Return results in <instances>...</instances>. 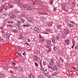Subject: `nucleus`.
Returning a JSON list of instances; mask_svg holds the SVG:
<instances>
[{
  "instance_id": "39",
  "label": "nucleus",
  "mask_w": 78,
  "mask_h": 78,
  "mask_svg": "<svg viewBox=\"0 0 78 78\" xmlns=\"http://www.w3.org/2000/svg\"><path fill=\"white\" fill-rule=\"evenodd\" d=\"M3 40V38H2L1 37H0V42H1V41H2Z\"/></svg>"
},
{
  "instance_id": "28",
  "label": "nucleus",
  "mask_w": 78,
  "mask_h": 78,
  "mask_svg": "<svg viewBox=\"0 0 78 78\" xmlns=\"http://www.w3.org/2000/svg\"><path fill=\"white\" fill-rule=\"evenodd\" d=\"M21 20L22 22H23V23H24V22H25V19L21 18Z\"/></svg>"
},
{
  "instance_id": "40",
  "label": "nucleus",
  "mask_w": 78,
  "mask_h": 78,
  "mask_svg": "<svg viewBox=\"0 0 78 78\" xmlns=\"http://www.w3.org/2000/svg\"><path fill=\"white\" fill-rule=\"evenodd\" d=\"M46 53H48L50 51V50L49 49H46Z\"/></svg>"
},
{
  "instance_id": "60",
  "label": "nucleus",
  "mask_w": 78,
  "mask_h": 78,
  "mask_svg": "<svg viewBox=\"0 0 78 78\" xmlns=\"http://www.w3.org/2000/svg\"><path fill=\"white\" fill-rule=\"evenodd\" d=\"M69 27H73V25L72 24H69Z\"/></svg>"
},
{
  "instance_id": "23",
  "label": "nucleus",
  "mask_w": 78,
  "mask_h": 78,
  "mask_svg": "<svg viewBox=\"0 0 78 78\" xmlns=\"http://www.w3.org/2000/svg\"><path fill=\"white\" fill-rule=\"evenodd\" d=\"M45 40L43 38H41L39 39L40 42H43Z\"/></svg>"
},
{
  "instance_id": "45",
  "label": "nucleus",
  "mask_w": 78,
  "mask_h": 78,
  "mask_svg": "<svg viewBox=\"0 0 78 78\" xmlns=\"http://www.w3.org/2000/svg\"><path fill=\"white\" fill-rule=\"evenodd\" d=\"M34 64L35 66H36L37 67V66H38V64H37V63L35 62Z\"/></svg>"
},
{
  "instance_id": "3",
  "label": "nucleus",
  "mask_w": 78,
  "mask_h": 78,
  "mask_svg": "<svg viewBox=\"0 0 78 78\" xmlns=\"http://www.w3.org/2000/svg\"><path fill=\"white\" fill-rule=\"evenodd\" d=\"M53 70H54V69L56 71H58V67L56 66V65H54L53 66Z\"/></svg>"
},
{
  "instance_id": "32",
  "label": "nucleus",
  "mask_w": 78,
  "mask_h": 78,
  "mask_svg": "<svg viewBox=\"0 0 78 78\" xmlns=\"http://www.w3.org/2000/svg\"><path fill=\"white\" fill-rule=\"evenodd\" d=\"M7 23H8L10 24V23H13V21H9L7 22Z\"/></svg>"
},
{
  "instance_id": "8",
  "label": "nucleus",
  "mask_w": 78,
  "mask_h": 78,
  "mask_svg": "<svg viewBox=\"0 0 78 78\" xmlns=\"http://www.w3.org/2000/svg\"><path fill=\"white\" fill-rule=\"evenodd\" d=\"M55 64H56V66H58V67H60V63H59V62L58 61L56 62Z\"/></svg>"
},
{
  "instance_id": "2",
  "label": "nucleus",
  "mask_w": 78,
  "mask_h": 78,
  "mask_svg": "<svg viewBox=\"0 0 78 78\" xmlns=\"http://www.w3.org/2000/svg\"><path fill=\"white\" fill-rule=\"evenodd\" d=\"M70 44V40L69 39L66 40L65 41V43H64V45H68Z\"/></svg>"
},
{
  "instance_id": "59",
  "label": "nucleus",
  "mask_w": 78,
  "mask_h": 78,
  "mask_svg": "<svg viewBox=\"0 0 78 78\" xmlns=\"http://www.w3.org/2000/svg\"><path fill=\"white\" fill-rule=\"evenodd\" d=\"M46 48H50V46H48V45L46 46Z\"/></svg>"
},
{
  "instance_id": "17",
  "label": "nucleus",
  "mask_w": 78,
  "mask_h": 78,
  "mask_svg": "<svg viewBox=\"0 0 78 78\" xmlns=\"http://www.w3.org/2000/svg\"><path fill=\"white\" fill-rule=\"evenodd\" d=\"M34 59L35 61H37L38 59V57L37 56H35L34 57Z\"/></svg>"
},
{
  "instance_id": "53",
  "label": "nucleus",
  "mask_w": 78,
  "mask_h": 78,
  "mask_svg": "<svg viewBox=\"0 0 78 78\" xmlns=\"http://www.w3.org/2000/svg\"><path fill=\"white\" fill-rule=\"evenodd\" d=\"M23 35V33H20V36H22Z\"/></svg>"
},
{
  "instance_id": "6",
  "label": "nucleus",
  "mask_w": 78,
  "mask_h": 78,
  "mask_svg": "<svg viewBox=\"0 0 78 78\" xmlns=\"http://www.w3.org/2000/svg\"><path fill=\"white\" fill-rule=\"evenodd\" d=\"M16 17V15H12L10 16L9 18L10 19H14Z\"/></svg>"
},
{
  "instance_id": "25",
  "label": "nucleus",
  "mask_w": 78,
  "mask_h": 78,
  "mask_svg": "<svg viewBox=\"0 0 78 78\" xmlns=\"http://www.w3.org/2000/svg\"><path fill=\"white\" fill-rule=\"evenodd\" d=\"M59 59H60V61H61V62H64V59H63L62 58H61V57H60Z\"/></svg>"
},
{
  "instance_id": "16",
  "label": "nucleus",
  "mask_w": 78,
  "mask_h": 78,
  "mask_svg": "<svg viewBox=\"0 0 78 78\" xmlns=\"http://www.w3.org/2000/svg\"><path fill=\"white\" fill-rule=\"evenodd\" d=\"M52 24H53V22H51L48 23V26L49 27H51V26H52Z\"/></svg>"
},
{
  "instance_id": "26",
  "label": "nucleus",
  "mask_w": 78,
  "mask_h": 78,
  "mask_svg": "<svg viewBox=\"0 0 78 78\" xmlns=\"http://www.w3.org/2000/svg\"><path fill=\"white\" fill-rule=\"evenodd\" d=\"M53 49L54 51H56V50H57V48L56 47H54L53 48Z\"/></svg>"
},
{
  "instance_id": "34",
  "label": "nucleus",
  "mask_w": 78,
  "mask_h": 78,
  "mask_svg": "<svg viewBox=\"0 0 78 78\" xmlns=\"http://www.w3.org/2000/svg\"><path fill=\"white\" fill-rule=\"evenodd\" d=\"M50 43H51L50 41L49 40L47 41L46 42V44H50Z\"/></svg>"
},
{
  "instance_id": "47",
  "label": "nucleus",
  "mask_w": 78,
  "mask_h": 78,
  "mask_svg": "<svg viewBox=\"0 0 78 78\" xmlns=\"http://www.w3.org/2000/svg\"><path fill=\"white\" fill-rule=\"evenodd\" d=\"M22 78H26V77L25 76V75H24L22 76Z\"/></svg>"
},
{
  "instance_id": "24",
  "label": "nucleus",
  "mask_w": 78,
  "mask_h": 78,
  "mask_svg": "<svg viewBox=\"0 0 78 78\" xmlns=\"http://www.w3.org/2000/svg\"><path fill=\"white\" fill-rule=\"evenodd\" d=\"M23 27H30V25H23Z\"/></svg>"
},
{
  "instance_id": "14",
  "label": "nucleus",
  "mask_w": 78,
  "mask_h": 78,
  "mask_svg": "<svg viewBox=\"0 0 78 78\" xmlns=\"http://www.w3.org/2000/svg\"><path fill=\"white\" fill-rule=\"evenodd\" d=\"M58 74V72H54V73H52V76H55L56 75V74Z\"/></svg>"
},
{
  "instance_id": "58",
  "label": "nucleus",
  "mask_w": 78,
  "mask_h": 78,
  "mask_svg": "<svg viewBox=\"0 0 78 78\" xmlns=\"http://www.w3.org/2000/svg\"><path fill=\"white\" fill-rule=\"evenodd\" d=\"M13 7H14V6L13 5H12L10 6L9 8H13Z\"/></svg>"
},
{
  "instance_id": "10",
  "label": "nucleus",
  "mask_w": 78,
  "mask_h": 78,
  "mask_svg": "<svg viewBox=\"0 0 78 78\" xmlns=\"http://www.w3.org/2000/svg\"><path fill=\"white\" fill-rule=\"evenodd\" d=\"M16 27H18V28H20V25L18 23H16L15 24Z\"/></svg>"
},
{
  "instance_id": "35",
  "label": "nucleus",
  "mask_w": 78,
  "mask_h": 78,
  "mask_svg": "<svg viewBox=\"0 0 78 78\" xmlns=\"http://www.w3.org/2000/svg\"><path fill=\"white\" fill-rule=\"evenodd\" d=\"M17 55H18V56H22L21 55V53L19 52H17Z\"/></svg>"
},
{
  "instance_id": "54",
  "label": "nucleus",
  "mask_w": 78,
  "mask_h": 78,
  "mask_svg": "<svg viewBox=\"0 0 78 78\" xmlns=\"http://www.w3.org/2000/svg\"><path fill=\"white\" fill-rule=\"evenodd\" d=\"M15 69H16V70H18V67L16 66L15 67Z\"/></svg>"
},
{
  "instance_id": "50",
  "label": "nucleus",
  "mask_w": 78,
  "mask_h": 78,
  "mask_svg": "<svg viewBox=\"0 0 78 78\" xmlns=\"http://www.w3.org/2000/svg\"><path fill=\"white\" fill-rule=\"evenodd\" d=\"M3 26H2V27H0V29L1 30H3Z\"/></svg>"
},
{
  "instance_id": "63",
  "label": "nucleus",
  "mask_w": 78,
  "mask_h": 78,
  "mask_svg": "<svg viewBox=\"0 0 78 78\" xmlns=\"http://www.w3.org/2000/svg\"><path fill=\"white\" fill-rule=\"evenodd\" d=\"M30 39H28V40H27V41H28V42H30Z\"/></svg>"
},
{
  "instance_id": "36",
  "label": "nucleus",
  "mask_w": 78,
  "mask_h": 78,
  "mask_svg": "<svg viewBox=\"0 0 78 78\" xmlns=\"http://www.w3.org/2000/svg\"><path fill=\"white\" fill-rule=\"evenodd\" d=\"M72 5L73 6H75V5H76V3H75V2H73L72 3Z\"/></svg>"
},
{
  "instance_id": "19",
  "label": "nucleus",
  "mask_w": 78,
  "mask_h": 78,
  "mask_svg": "<svg viewBox=\"0 0 78 78\" xmlns=\"http://www.w3.org/2000/svg\"><path fill=\"white\" fill-rule=\"evenodd\" d=\"M68 33H69V31L68 29H66L65 31V34H67Z\"/></svg>"
},
{
  "instance_id": "51",
  "label": "nucleus",
  "mask_w": 78,
  "mask_h": 78,
  "mask_svg": "<svg viewBox=\"0 0 78 78\" xmlns=\"http://www.w3.org/2000/svg\"><path fill=\"white\" fill-rule=\"evenodd\" d=\"M3 69H4V70H6V69H7V68L5 66L4 67Z\"/></svg>"
},
{
  "instance_id": "21",
  "label": "nucleus",
  "mask_w": 78,
  "mask_h": 78,
  "mask_svg": "<svg viewBox=\"0 0 78 78\" xmlns=\"http://www.w3.org/2000/svg\"><path fill=\"white\" fill-rule=\"evenodd\" d=\"M62 9H63V10H64V11H66V12H67V10L66 9V8H64V7H62Z\"/></svg>"
},
{
  "instance_id": "30",
  "label": "nucleus",
  "mask_w": 78,
  "mask_h": 78,
  "mask_svg": "<svg viewBox=\"0 0 78 78\" xmlns=\"http://www.w3.org/2000/svg\"><path fill=\"white\" fill-rule=\"evenodd\" d=\"M43 66H46L47 65V64L46 63V62H43Z\"/></svg>"
},
{
  "instance_id": "27",
  "label": "nucleus",
  "mask_w": 78,
  "mask_h": 78,
  "mask_svg": "<svg viewBox=\"0 0 78 78\" xmlns=\"http://www.w3.org/2000/svg\"><path fill=\"white\" fill-rule=\"evenodd\" d=\"M23 14H22L21 16V17H25V12H23Z\"/></svg>"
},
{
  "instance_id": "1",
  "label": "nucleus",
  "mask_w": 78,
  "mask_h": 78,
  "mask_svg": "<svg viewBox=\"0 0 78 78\" xmlns=\"http://www.w3.org/2000/svg\"><path fill=\"white\" fill-rule=\"evenodd\" d=\"M54 64V61H53V59L51 58L50 59V62L49 61V66H52Z\"/></svg>"
},
{
  "instance_id": "31",
  "label": "nucleus",
  "mask_w": 78,
  "mask_h": 78,
  "mask_svg": "<svg viewBox=\"0 0 78 78\" xmlns=\"http://www.w3.org/2000/svg\"><path fill=\"white\" fill-rule=\"evenodd\" d=\"M72 42L73 45H75V41H74V40H72Z\"/></svg>"
},
{
  "instance_id": "52",
  "label": "nucleus",
  "mask_w": 78,
  "mask_h": 78,
  "mask_svg": "<svg viewBox=\"0 0 78 78\" xmlns=\"http://www.w3.org/2000/svg\"><path fill=\"white\" fill-rule=\"evenodd\" d=\"M46 30L47 31H50V30L49 29H46Z\"/></svg>"
},
{
  "instance_id": "15",
  "label": "nucleus",
  "mask_w": 78,
  "mask_h": 78,
  "mask_svg": "<svg viewBox=\"0 0 78 78\" xmlns=\"http://www.w3.org/2000/svg\"><path fill=\"white\" fill-rule=\"evenodd\" d=\"M28 5V4H24L22 5V7H23V8H27V7Z\"/></svg>"
},
{
  "instance_id": "46",
  "label": "nucleus",
  "mask_w": 78,
  "mask_h": 78,
  "mask_svg": "<svg viewBox=\"0 0 78 78\" xmlns=\"http://www.w3.org/2000/svg\"><path fill=\"white\" fill-rule=\"evenodd\" d=\"M8 27H12V25H11V24H10V25H8Z\"/></svg>"
},
{
  "instance_id": "41",
  "label": "nucleus",
  "mask_w": 78,
  "mask_h": 78,
  "mask_svg": "<svg viewBox=\"0 0 78 78\" xmlns=\"http://www.w3.org/2000/svg\"><path fill=\"white\" fill-rule=\"evenodd\" d=\"M57 28H60V27H61V25H57Z\"/></svg>"
},
{
  "instance_id": "22",
  "label": "nucleus",
  "mask_w": 78,
  "mask_h": 78,
  "mask_svg": "<svg viewBox=\"0 0 78 78\" xmlns=\"http://www.w3.org/2000/svg\"><path fill=\"white\" fill-rule=\"evenodd\" d=\"M62 38H66V35H63L61 36Z\"/></svg>"
},
{
  "instance_id": "42",
  "label": "nucleus",
  "mask_w": 78,
  "mask_h": 78,
  "mask_svg": "<svg viewBox=\"0 0 78 78\" xmlns=\"http://www.w3.org/2000/svg\"><path fill=\"white\" fill-rule=\"evenodd\" d=\"M42 20H47V18L45 17H43V18L42 19Z\"/></svg>"
},
{
  "instance_id": "18",
  "label": "nucleus",
  "mask_w": 78,
  "mask_h": 78,
  "mask_svg": "<svg viewBox=\"0 0 78 78\" xmlns=\"http://www.w3.org/2000/svg\"><path fill=\"white\" fill-rule=\"evenodd\" d=\"M12 31H13V32H14V33H18V30H17L12 29Z\"/></svg>"
},
{
  "instance_id": "20",
  "label": "nucleus",
  "mask_w": 78,
  "mask_h": 78,
  "mask_svg": "<svg viewBox=\"0 0 78 78\" xmlns=\"http://www.w3.org/2000/svg\"><path fill=\"white\" fill-rule=\"evenodd\" d=\"M48 68H49V69H52V70H54L53 69V68L52 67H51V66H50V65H48Z\"/></svg>"
},
{
  "instance_id": "37",
  "label": "nucleus",
  "mask_w": 78,
  "mask_h": 78,
  "mask_svg": "<svg viewBox=\"0 0 78 78\" xmlns=\"http://www.w3.org/2000/svg\"><path fill=\"white\" fill-rule=\"evenodd\" d=\"M25 45H27L28 46H29V45H30V44H28V43L27 42L25 43Z\"/></svg>"
},
{
  "instance_id": "13",
  "label": "nucleus",
  "mask_w": 78,
  "mask_h": 78,
  "mask_svg": "<svg viewBox=\"0 0 78 78\" xmlns=\"http://www.w3.org/2000/svg\"><path fill=\"white\" fill-rule=\"evenodd\" d=\"M34 30L36 31H40L39 30V29L38 28V27H36L34 28Z\"/></svg>"
},
{
  "instance_id": "64",
  "label": "nucleus",
  "mask_w": 78,
  "mask_h": 78,
  "mask_svg": "<svg viewBox=\"0 0 78 78\" xmlns=\"http://www.w3.org/2000/svg\"><path fill=\"white\" fill-rule=\"evenodd\" d=\"M23 56H25V52H24L23 53Z\"/></svg>"
},
{
  "instance_id": "49",
  "label": "nucleus",
  "mask_w": 78,
  "mask_h": 78,
  "mask_svg": "<svg viewBox=\"0 0 78 78\" xmlns=\"http://www.w3.org/2000/svg\"><path fill=\"white\" fill-rule=\"evenodd\" d=\"M18 69H20L22 68V67L20 66H19L18 67Z\"/></svg>"
},
{
  "instance_id": "12",
  "label": "nucleus",
  "mask_w": 78,
  "mask_h": 78,
  "mask_svg": "<svg viewBox=\"0 0 78 78\" xmlns=\"http://www.w3.org/2000/svg\"><path fill=\"white\" fill-rule=\"evenodd\" d=\"M56 38L53 37L52 39V43H55V42H56Z\"/></svg>"
},
{
  "instance_id": "44",
  "label": "nucleus",
  "mask_w": 78,
  "mask_h": 78,
  "mask_svg": "<svg viewBox=\"0 0 78 78\" xmlns=\"http://www.w3.org/2000/svg\"><path fill=\"white\" fill-rule=\"evenodd\" d=\"M62 51H61V50H59L58 51V53H59V54H61V53H62Z\"/></svg>"
},
{
  "instance_id": "11",
  "label": "nucleus",
  "mask_w": 78,
  "mask_h": 78,
  "mask_svg": "<svg viewBox=\"0 0 78 78\" xmlns=\"http://www.w3.org/2000/svg\"><path fill=\"white\" fill-rule=\"evenodd\" d=\"M60 37V35L59 34H57L56 36V38L57 40H59V37Z\"/></svg>"
},
{
  "instance_id": "61",
  "label": "nucleus",
  "mask_w": 78,
  "mask_h": 78,
  "mask_svg": "<svg viewBox=\"0 0 78 78\" xmlns=\"http://www.w3.org/2000/svg\"><path fill=\"white\" fill-rule=\"evenodd\" d=\"M17 48L19 49H22V48H20L19 46H17Z\"/></svg>"
},
{
  "instance_id": "9",
  "label": "nucleus",
  "mask_w": 78,
  "mask_h": 78,
  "mask_svg": "<svg viewBox=\"0 0 78 78\" xmlns=\"http://www.w3.org/2000/svg\"><path fill=\"white\" fill-rule=\"evenodd\" d=\"M27 20L29 22L31 23L32 22V19L31 18L29 17L27 19Z\"/></svg>"
},
{
  "instance_id": "4",
  "label": "nucleus",
  "mask_w": 78,
  "mask_h": 78,
  "mask_svg": "<svg viewBox=\"0 0 78 78\" xmlns=\"http://www.w3.org/2000/svg\"><path fill=\"white\" fill-rule=\"evenodd\" d=\"M28 75H29V77L27 78H34L33 76L31 75V73H28Z\"/></svg>"
},
{
  "instance_id": "57",
  "label": "nucleus",
  "mask_w": 78,
  "mask_h": 78,
  "mask_svg": "<svg viewBox=\"0 0 78 78\" xmlns=\"http://www.w3.org/2000/svg\"><path fill=\"white\" fill-rule=\"evenodd\" d=\"M11 77L12 78H14V76L13 75H12L11 76Z\"/></svg>"
},
{
  "instance_id": "33",
  "label": "nucleus",
  "mask_w": 78,
  "mask_h": 78,
  "mask_svg": "<svg viewBox=\"0 0 78 78\" xmlns=\"http://www.w3.org/2000/svg\"><path fill=\"white\" fill-rule=\"evenodd\" d=\"M36 53H37L38 54H40V53H41V52H40V51H35Z\"/></svg>"
},
{
  "instance_id": "38",
  "label": "nucleus",
  "mask_w": 78,
  "mask_h": 78,
  "mask_svg": "<svg viewBox=\"0 0 78 78\" xmlns=\"http://www.w3.org/2000/svg\"><path fill=\"white\" fill-rule=\"evenodd\" d=\"M17 22L18 23H20V24H21V23H22L21 22V21H20V20H18Z\"/></svg>"
},
{
  "instance_id": "7",
  "label": "nucleus",
  "mask_w": 78,
  "mask_h": 78,
  "mask_svg": "<svg viewBox=\"0 0 78 78\" xmlns=\"http://www.w3.org/2000/svg\"><path fill=\"white\" fill-rule=\"evenodd\" d=\"M38 13L40 14H42V15H47V13L44 12H39Z\"/></svg>"
},
{
  "instance_id": "29",
  "label": "nucleus",
  "mask_w": 78,
  "mask_h": 78,
  "mask_svg": "<svg viewBox=\"0 0 78 78\" xmlns=\"http://www.w3.org/2000/svg\"><path fill=\"white\" fill-rule=\"evenodd\" d=\"M44 75L45 77H47L48 76V74L47 73H44Z\"/></svg>"
},
{
  "instance_id": "43",
  "label": "nucleus",
  "mask_w": 78,
  "mask_h": 78,
  "mask_svg": "<svg viewBox=\"0 0 78 78\" xmlns=\"http://www.w3.org/2000/svg\"><path fill=\"white\" fill-rule=\"evenodd\" d=\"M40 66H41V67H42V60H40Z\"/></svg>"
},
{
  "instance_id": "56",
  "label": "nucleus",
  "mask_w": 78,
  "mask_h": 78,
  "mask_svg": "<svg viewBox=\"0 0 78 78\" xmlns=\"http://www.w3.org/2000/svg\"><path fill=\"white\" fill-rule=\"evenodd\" d=\"M70 72H71V73H69V75H72V73H73V72L72 71H71Z\"/></svg>"
},
{
  "instance_id": "55",
  "label": "nucleus",
  "mask_w": 78,
  "mask_h": 78,
  "mask_svg": "<svg viewBox=\"0 0 78 78\" xmlns=\"http://www.w3.org/2000/svg\"><path fill=\"white\" fill-rule=\"evenodd\" d=\"M10 71L11 73H12V74L13 73V71H12L11 70H10Z\"/></svg>"
},
{
  "instance_id": "5",
  "label": "nucleus",
  "mask_w": 78,
  "mask_h": 78,
  "mask_svg": "<svg viewBox=\"0 0 78 78\" xmlns=\"http://www.w3.org/2000/svg\"><path fill=\"white\" fill-rule=\"evenodd\" d=\"M27 8L28 10H31V8H32V6L30 4H28Z\"/></svg>"
},
{
  "instance_id": "62",
  "label": "nucleus",
  "mask_w": 78,
  "mask_h": 78,
  "mask_svg": "<svg viewBox=\"0 0 78 78\" xmlns=\"http://www.w3.org/2000/svg\"><path fill=\"white\" fill-rule=\"evenodd\" d=\"M50 2L51 3H53V0H50Z\"/></svg>"
},
{
  "instance_id": "48",
  "label": "nucleus",
  "mask_w": 78,
  "mask_h": 78,
  "mask_svg": "<svg viewBox=\"0 0 78 78\" xmlns=\"http://www.w3.org/2000/svg\"><path fill=\"white\" fill-rule=\"evenodd\" d=\"M18 3H22V1L19 0H18V2H17Z\"/></svg>"
}]
</instances>
